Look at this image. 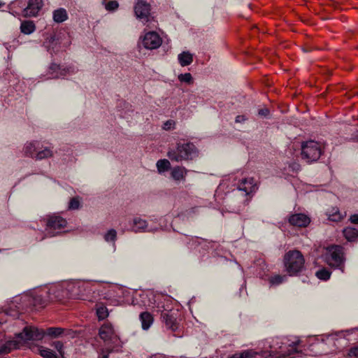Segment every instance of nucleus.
<instances>
[{"label": "nucleus", "mask_w": 358, "mask_h": 358, "mask_svg": "<svg viewBox=\"0 0 358 358\" xmlns=\"http://www.w3.org/2000/svg\"><path fill=\"white\" fill-rule=\"evenodd\" d=\"M305 259L302 253L296 250H289L284 256L285 271L289 275H297L304 269Z\"/></svg>", "instance_id": "1"}, {"label": "nucleus", "mask_w": 358, "mask_h": 358, "mask_svg": "<svg viewBox=\"0 0 358 358\" xmlns=\"http://www.w3.org/2000/svg\"><path fill=\"white\" fill-rule=\"evenodd\" d=\"M197 155L196 146L192 143L177 144L174 149H171L167 153L168 157L174 162L192 159Z\"/></svg>", "instance_id": "2"}, {"label": "nucleus", "mask_w": 358, "mask_h": 358, "mask_svg": "<svg viewBox=\"0 0 358 358\" xmlns=\"http://www.w3.org/2000/svg\"><path fill=\"white\" fill-rule=\"evenodd\" d=\"M325 262L331 267L337 268L343 271L345 257L343 248L338 245H332L326 248L324 255Z\"/></svg>", "instance_id": "3"}, {"label": "nucleus", "mask_w": 358, "mask_h": 358, "mask_svg": "<svg viewBox=\"0 0 358 358\" xmlns=\"http://www.w3.org/2000/svg\"><path fill=\"white\" fill-rule=\"evenodd\" d=\"M323 153V147L319 142L308 141L301 144V155L307 163L317 162Z\"/></svg>", "instance_id": "4"}, {"label": "nucleus", "mask_w": 358, "mask_h": 358, "mask_svg": "<svg viewBox=\"0 0 358 358\" xmlns=\"http://www.w3.org/2000/svg\"><path fill=\"white\" fill-rule=\"evenodd\" d=\"M45 336L43 329H38L36 327H25L22 331L15 334V336L20 341V344L26 343L31 341H41Z\"/></svg>", "instance_id": "5"}, {"label": "nucleus", "mask_w": 358, "mask_h": 358, "mask_svg": "<svg viewBox=\"0 0 358 358\" xmlns=\"http://www.w3.org/2000/svg\"><path fill=\"white\" fill-rule=\"evenodd\" d=\"M136 18L145 23L150 20L151 6L145 0H137L134 7Z\"/></svg>", "instance_id": "6"}, {"label": "nucleus", "mask_w": 358, "mask_h": 358, "mask_svg": "<svg viewBox=\"0 0 358 358\" xmlns=\"http://www.w3.org/2000/svg\"><path fill=\"white\" fill-rule=\"evenodd\" d=\"M99 335L106 345H117L119 340L110 324H103L99 329Z\"/></svg>", "instance_id": "7"}, {"label": "nucleus", "mask_w": 358, "mask_h": 358, "mask_svg": "<svg viewBox=\"0 0 358 358\" xmlns=\"http://www.w3.org/2000/svg\"><path fill=\"white\" fill-rule=\"evenodd\" d=\"M301 341L299 340L292 342L291 344L288 345V349L282 352H277L276 350H271L267 351V354L273 355V356H271V358H290L294 357L296 355L302 353L301 350L297 349V345H299ZM270 358V356L268 357Z\"/></svg>", "instance_id": "8"}, {"label": "nucleus", "mask_w": 358, "mask_h": 358, "mask_svg": "<svg viewBox=\"0 0 358 358\" xmlns=\"http://www.w3.org/2000/svg\"><path fill=\"white\" fill-rule=\"evenodd\" d=\"M177 313L171 310H164L161 313V320L167 329L173 332L179 331V323L177 320Z\"/></svg>", "instance_id": "9"}, {"label": "nucleus", "mask_w": 358, "mask_h": 358, "mask_svg": "<svg viewBox=\"0 0 358 358\" xmlns=\"http://www.w3.org/2000/svg\"><path fill=\"white\" fill-rule=\"evenodd\" d=\"M66 224V220L61 216L52 215L48 218L46 225L49 231L48 233L50 234V236H53L58 234V232L55 233L54 231L64 228Z\"/></svg>", "instance_id": "10"}, {"label": "nucleus", "mask_w": 358, "mask_h": 358, "mask_svg": "<svg viewBox=\"0 0 358 358\" xmlns=\"http://www.w3.org/2000/svg\"><path fill=\"white\" fill-rule=\"evenodd\" d=\"M162 43V40L159 35L155 31H150L143 37V45L145 48L154 50L158 48Z\"/></svg>", "instance_id": "11"}, {"label": "nucleus", "mask_w": 358, "mask_h": 358, "mask_svg": "<svg viewBox=\"0 0 358 358\" xmlns=\"http://www.w3.org/2000/svg\"><path fill=\"white\" fill-rule=\"evenodd\" d=\"M72 67L62 68L59 65L52 63L48 70L49 78L57 79L65 76L67 73H73Z\"/></svg>", "instance_id": "12"}, {"label": "nucleus", "mask_w": 358, "mask_h": 358, "mask_svg": "<svg viewBox=\"0 0 358 358\" xmlns=\"http://www.w3.org/2000/svg\"><path fill=\"white\" fill-rule=\"evenodd\" d=\"M43 6V0H29L27 6L23 10V16L25 17H36Z\"/></svg>", "instance_id": "13"}, {"label": "nucleus", "mask_w": 358, "mask_h": 358, "mask_svg": "<svg viewBox=\"0 0 358 358\" xmlns=\"http://www.w3.org/2000/svg\"><path fill=\"white\" fill-rule=\"evenodd\" d=\"M288 222L294 227H306L310 224V219L303 213H295L289 217Z\"/></svg>", "instance_id": "14"}, {"label": "nucleus", "mask_w": 358, "mask_h": 358, "mask_svg": "<svg viewBox=\"0 0 358 358\" xmlns=\"http://www.w3.org/2000/svg\"><path fill=\"white\" fill-rule=\"evenodd\" d=\"M238 189L243 191L246 195L255 192L257 189V184L253 178L241 180L238 186Z\"/></svg>", "instance_id": "15"}, {"label": "nucleus", "mask_w": 358, "mask_h": 358, "mask_svg": "<svg viewBox=\"0 0 358 358\" xmlns=\"http://www.w3.org/2000/svg\"><path fill=\"white\" fill-rule=\"evenodd\" d=\"M187 173V170L184 166H177L171 169V176L176 182H184Z\"/></svg>", "instance_id": "16"}, {"label": "nucleus", "mask_w": 358, "mask_h": 358, "mask_svg": "<svg viewBox=\"0 0 358 358\" xmlns=\"http://www.w3.org/2000/svg\"><path fill=\"white\" fill-rule=\"evenodd\" d=\"M20 341L18 340H9L0 345V357L8 354L13 349H17L20 347Z\"/></svg>", "instance_id": "17"}, {"label": "nucleus", "mask_w": 358, "mask_h": 358, "mask_svg": "<svg viewBox=\"0 0 358 358\" xmlns=\"http://www.w3.org/2000/svg\"><path fill=\"white\" fill-rule=\"evenodd\" d=\"M148 227V223L146 220L141 219V217H135L132 220L131 231L135 233L145 231Z\"/></svg>", "instance_id": "18"}, {"label": "nucleus", "mask_w": 358, "mask_h": 358, "mask_svg": "<svg viewBox=\"0 0 358 358\" xmlns=\"http://www.w3.org/2000/svg\"><path fill=\"white\" fill-rule=\"evenodd\" d=\"M20 31L26 35L32 34L36 30V25L31 20H23L20 24Z\"/></svg>", "instance_id": "19"}, {"label": "nucleus", "mask_w": 358, "mask_h": 358, "mask_svg": "<svg viewBox=\"0 0 358 358\" xmlns=\"http://www.w3.org/2000/svg\"><path fill=\"white\" fill-rule=\"evenodd\" d=\"M139 318L141 322L142 328L144 330L148 329L153 322V317L152 315L148 312L141 313L140 314Z\"/></svg>", "instance_id": "20"}, {"label": "nucleus", "mask_w": 358, "mask_h": 358, "mask_svg": "<svg viewBox=\"0 0 358 358\" xmlns=\"http://www.w3.org/2000/svg\"><path fill=\"white\" fill-rule=\"evenodd\" d=\"M39 143L38 141H31L29 143H27L24 148V154L27 156L34 158V153L36 152V150L38 148Z\"/></svg>", "instance_id": "21"}, {"label": "nucleus", "mask_w": 358, "mask_h": 358, "mask_svg": "<svg viewBox=\"0 0 358 358\" xmlns=\"http://www.w3.org/2000/svg\"><path fill=\"white\" fill-rule=\"evenodd\" d=\"M47 295V293H45ZM31 303L36 307H44L48 303L47 296L43 294H37L32 296Z\"/></svg>", "instance_id": "22"}, {"label": "nucleus", "mask_w": 358, "mask_h": 358, "mask_svg": "<svg viewBox=\"0 0 358 358\" xmlns=\"http://www.w3.org/2000/svg\"><path fill=\"white\" fill-rule=\"evenodd\" d=\"M68 19L66 10L64 8H58L53 11V20L57 23H62Z\"/></svg>", "instance_id": "23"}, {"label": "nucleus", "mask_w": 358, "mask_h": 358, "mask_svg": "<svg viewBox=\"0 0 358 358\" xmlns=\"http://www.w3.org/2000/svg\"><path fill=\"white\" fill-rule=\"evenodd\" d=\"M178 61L182 66H188L193 62V55L188 51H184L178 55Z\"/></svg>", "instance_id": "24"}, {"label": "nucleus", "mask_w": 358, "mask_h": 358, "mask_svg": "<svg viewBox=\"0 0 358 358\" xmlns=\"http://www.w3.org/2000/svg\"><path fill=\"white\" fill-rule=\"evenodd\" d=\"M343 234L348 241H355L358 236V229L354 227H346L343 230Z\"/></svg>", "instance_id": "25"}, {"label": "nucleus", "mask_w": 358, "mask_h": 358, "mask_svg": "<svg viewBox=\"0 0 358 358\" xmlns=\"http://www.w3.org/2000/svg\"><path fill=\"white\" fill-rule=\"evenodd\" d=\"M52 156L53 152L52 150L49 148H45L43 150L37 152L34 158L36 160H42L44 159L52 157Z\"/></svg>", "instance_id": "26"}, {"label": "nucleus", "mask_w": 358, "mask_h": 358, "mask_svg": "<svg viewBox=\"0 0 358 358\" xmlns=\"http://www.w3.org/2000/svg\"><path fill=\"white\" fill-rule=\"evenodd\" d=\"M327 216L329 220L333 222H339L343 219V215L338 208H332V209L327 213Z\"/></svg>", "instance_id": "27"}, {"label": "nucleus", "mask_w": 358, "mask_h": 358, "mask_svg": "<svg viewBox=\"0 0 358 358\" xmlns=\"http://www.w3.org/2000/svg\"><path fill=\"white\" fill-rule=\"evenodd\" d=\"M64 329L61 327H49L45 331V335H48L52 338H57L64 333Z\"/></svg>", "instance_id": "28"}, {"label": "nucleus", "mask_w": 358, "mask_h": 358, "mask_svg": "<svg viewBox=\"0 0 358 358\" xmlns=\"http://www.w3.org/2000/svg\"><path fill=\"white\" fill-rule=\"evenodd\" d=\"M156 165L159 173L164 172L169 170L171 167L169 161L166 159L158 160Z\"/></svg>", "instance_id": "29"}, {"label": "nucleus", "mask_w": 358, "mask_h": 358, "mask_svg": "<svg viewBox=\"0 0 358 358\" xmlns=\"http://www.w3.org/2000/svg\"><path fill=\"white\" fill-rule=\"evenodd\" d=\"M39 354L44 358H59L52 350L43 346L39 348Z\"/></svg>", "instance_id": "30"}, {"label": "nucleus", "mask_w": 358, "mask_h": 358, "mask_svg": "<svg viewBox=\"0 0 358 358\" xmlns=\"http://www.w3.org/2000/svg\"><path fill=\"white\" fill-rule=\"evenodd\" d=\"M287 275H275L269 278V282L272 285H278L287 280Z\"/></svg>", "instance_id": "31"}, {"label": "nucleus", "mask_w": 358, "mask_h": 358, "mask_svg": "<svg viewBox=\"0 0 358 358\" xmlns=\"http://www.w3.org/2000/svg\"><path fill=\"white\" fill-rule=\"evenodd\" d=\"M96 315L99 320H103L108 316V309L106 306H100L96 308Z\"/></svg>", "instance_id": "32"}, {"label": "nucleus", "mask_w": 358, "mask_h": 358, "mask_svg": "<svg viewBox=\"0 0 358 358\" xmlns=\"http://www.w3.org/2000/svg\"><path fill=\"white\" fill-rule=\"evenodd\" d=\"M315 275L320 280H327L329 279L331 272L327 268H322L316 272Z\"/></svg>", "instance_id": "33"}, {"label": "nucleus", "mask_w": 358, "mask_h": 358, "mask_svg": "<svg viewBox=\"0 0 358 358\" xmlns=\"http://www.w3.org/2000/svg\"><path fill=\"white\" fill-rule=\"evenodd\" d=\"M117 238L116 230L111 229L108 230L104 235V240L106 242H114Z\"/></svg>", "instance_id": "34"}, {"label": "nucleus", "mask_w": 358, "mask_h": 358, "mask_svg": "<svg viewBox=\"0 0 358 358\" xmlns=\"http://www.w3.org/2000/svg\"><path fill=\"white\" fill-rule=\"evenodd\" d=\"M80 201L79 197L72 198L69 203V208L70 210H78L80 208Z\"/></svg>", "instance_id": "35"}, {"label": "nucleus", "mask_w": 358, "mask_h": 358, "mask_svg": "<svg viewBox=\"0 0 358 358\" xmlns=\"http://www.w3.org/2000/svg\"><path fill=\"white\" fill-rule=\"evenodd\" d=\"M52 346L58 351L62 358H64V352L63 350L64 345L61 341H55L52 343Z\"/></svg>", "instance_id": "36"}, {"label": "nucleus", "mask_w": 358, "mask_h": 358, "mask_svg": "<svg viewBox=\"0 0 358 358\" xmlns=\"http://www.w3.org/2000/svg\"><path fill=\"white\" fill-rule=\"evenodd\" d=\"M180 82L190 83L192 81V76L189 73H181L178 76Z\"/></svg>", "instance_id": "37"}, {"label": "nucleus", "mask_w": 358, "mask_h": 358, "mask_svg": "<svg viewBox=\"0 0 358 358\" xmlns=\"http://www.w3.org/2000/svg\"><path fill=\"white\" fill-rule=\"evenodd\" d=\"M118 2L117 1H110L106 4V9L109 11H114L118 8Z\"/></svg>", "instance_id": "38"}, {"label": "nucleus", "mask_w": 358, "mask_h": 358, "mask_svg": "<svg viewBox=\"0 0 358 358\" xmlns=\"http://www.w3.org/2000/svg\"><path fill=\"white\" fill-rule=\"evenodd\" d=\"M55 35H52L50 37H48L44 43V45L48 48V51L50 52V45L55 43Z\"/></svg>", "instance_id": "39"}, {"label": "nucleus", "mask_w": 358, "mask_h": 358, "mask_svg": "<svg viewBox=\"0 0 358 358\" xmlns=\"http://www.w3.org/2000/svg\"><path fill=\"white\" fill-rule=\"evenodd\" d=\"M348 355L358 357V346L351 348L349 350Z\"/></svg>", "instance_id": "40"}, {"label": "nucleus", "mask_w": 358, "mask_h": 358, "mask_svg": "<svg viewBox=\"0 0 358 358\" xmlns=\"http://www.w3.org/2000/svg\"><path fill=\"white\" fill-rule=\"evenodd\" d=\"M348 141L358 143V130H355L351 134V136L349 138H348Z\"/></svg>", "instance_id": "41"}, {"label": "nucleus", "mask_w": 358, "mask_h": 358, "mask_svg": "<svg viewBox=\"0 0 358 358\" xmlns=\"http://www.w3.org/2000/svg\"><path fill=\"white\" fill-rule=\"evenodd\" d=\"M289 168H291L292 171L297 172L300 170L301 166L299 163L294 162L289 164Z\"/></svg>", "instance_id": "42"}, {"label": "nucleus", "mask_w": 358, "mask_h": 358, "mask_svg": "<svg viewBox=\"0 0 358 358\" xmlns=\"http://www.w3.org/2000/svg\"><path fill=\"white\" fill-rule=\"evenodd\" d=\"M258 114L260 116L267 117L269 114V110L266 108L259 109L258 111Z\"/></svg>", "instance_id": "43"}, {"label": "nucleus", "mask_w": 358, "mask_h": 358, "mask_svg": "<svg viewBox=\"0 0 358 358\" xmlns=\"http://www.w3.org/2000/svg\"><path fill=\"white\" fill-rule=\"evenodd\" d=\"M350 220L352 223L358 224V214L351 215Z\"/></svg>", "instance_id": "44"}, {"label": "nucleus", "mask_w": 358, "mask_h": 358, "mask_svg": "<svg viewBox=\"0 0 358 358\" xmlns=\"http://www.w3.org/2000/svg\"><path fill=\"white\" fill-rule=\"evenodd\" d=\"M111 351L112 350H106V351L102 350V355L100 358H108V355Z\"/></svg>", "instance_id": "45"}, {"label": "nucleus", "mask_w": 358, "mask_h": 358, "mask_svg": "<svg viewBox=\"0 0 358 358\" xmlns=\"http://www.w3.org/2000/svg\"><path fill=\"white\" fill-rule=\"evenodd\" d=\"M173 122L171 120H168L164 124V129H170L171 128V126L173 124Z\"/></svg>", "instance_id": "46"}, {"label": "nucleus", "mask_w": 358, "mask_h": 358, "mask_svg": "<svg viewBox=\"0 0 358 358\" xmlns=\"http://www.w3.org/2000/svg\"><path fill=\"white\" fill-rule=\"evenodd\" d=\"M269 348L270 349L274 348L275 350L276 349H282V343L280 344L278 342H277L275 345L271 344V345H269Z\"/></svg>", "instance_id": "47"}, {"label": "nucleus", "mask_w": 358, "mask_h": 358, "mask_svg": "<svg viewBox=\"0 0 358 358\" xmlns=\"http://www.w3.org/2000/svg\"><path fill=\"white\" fill-rule=\"evenodd\" d=\"M236 122H243L245 120V118L243 115H238L236 117Z\"/></svg>", "instance_id": "48"}, {"label": "nucleus", "mask_w": 358, "mask_h": 358, "mask_svg": "<svg viewBox=\"0 0 358 358\" xmlns=\"http://www.w3.org/2000/svg\"><path fill=\"white\" fill-rule=\"evenodd\" d=\"M4 3L0 1V8H1L3 6H4Z\"/></svg>", "instance_id": "49"}, {"label": "nucleus", "mask_w": 358, "mask_h": 358, "mask_svg": "<svg viewBox=\"0 0 358 358\" xmlns=\"http://www.w3.org/2000/svg\"><path fill=\"white\" fill-rule=\"evenodd\" d=\"M0 358H5V357H0Z\"/></svg>", "instance_id": "50"}]
</instances>
